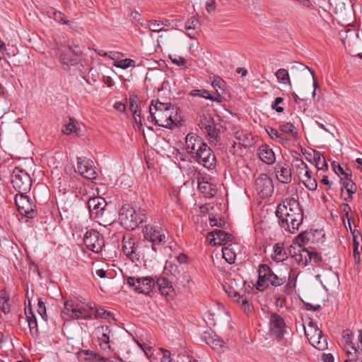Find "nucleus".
I'll return each mask as SVG.
<instances>
[{
    "label": "nucleus",
    "instance_id": "nucleus-1",
    "mask_svg": "<svg viewBox=\"0 0 362 362\" xmlns=\"http://www.w3.org/2000/svg\"><path fill=\"white\" fill-rule=\"evenodd\" d=\"M276 215L281 221V227L291 233L298 231L303 221V212L299 202L279 204Z\"/></svg>",
    "mask_w": 362,
    "mask_h": 362
},
{
    "label": "nucleus",
    "instance_id": "nucleus-2",
    "mask_svg": "<svg viewBox=\"0 0 362 362\" xmlns=\"http://www.w3.org/2000/svg\"><path fill=\"white\" fill-rule=\"evenodd\" d=\"M149 112L156 124L164 128H173L180 122V116L175 107L169 103L153 102L149 107Z\"/></svg>",
    "mask_w": 362,
    "mask_h": 362
},
{
    "label": "nucleus",
    "instance_id": "nucleus-3",
    "mask_svg": "<svg viewBox=\"0 0 362 362\" xmlns=\"http://www.w3.org/2000/svg\"><path fill=\"white\" fill-rule=\"evenodd\" d=\"M146 218V214L141 208L124 204L119 209V219L121 224L128 230L136 229Z\"/></svg>",
    "mask_w": 362,
    "mask_h": 362
},
{
    "label": "nucleus",
    "instance_id": "nucleus-4",
    "mask_svg": "<svg viewBox=\"0 0 362 362\" xmlns=\"http://www.w3.org/2000/svg\"><path fill=\"white\" fill-rule=\"evenodd\" d=\"M286 275L274 273L268 265L260 264L257 288L259 291H263L269 285L275 287L280 286L286 282Z\"/></svg>",
    "mask_w": 362,
    "mask_h": 362
},
{
    "label": "nucleus",
    "instance_id": "nucleus-5",
    "mask_svg": "<svg viewBox=\"0 0 362 362\" xmlns=\"http://www.w3.org/2000/svg\"><path fill=\"white\" fill-rule=\"evenodd\" d=\"M81 51L78 46L63 45L58 49V58L64 70L68 71L71 66L76 65Z\"/></svg>",
    "mask_w": 362,
    "mask_h": 362
},
{
    "label": "nucleus",
    "instance_id": "nucleus-6",
    "mask_svg": "<svg viewBox=\"0 0 362 362\" xmlns=\"http://www.w3.org/2000/svg\"><path fill=\"white\" fill-rule=\"evenodd\" d=\"M93 308L83 305L69 300L64 303L63 313L75 320H91Z\"/></svg>",
    "mask_w": 362,
    "mask_h": 362
},
{
    "label": "nucleus",
    "instance_id": "nucleus-7",
    "mask_svg": "<svg viewBox=\"0 0 362 362\" xmlns=\"http://www.w3.org/2000/svg\"><path fill=\"white\" fill-rule=\"evenodd\" d=\"M11 183L18 193H28L32 187V179L30 175L20 167H16L12 173Z\"/></svg>",
    "mask_w": 362,
    "mask_h": 362
},
{
    "label": "nucleus",
    "instance_id": "nucleus-8",
    "mask_svg": "<svg viewBox=\"0 0 362 362\" xmlns=\"http://www.w3.org/2000/svg\"><path fill=\"white\" fill-rule=\"evenodd\" d=\"M145 240L152 243V249L156 251V247L162 245L165 243L166 232L160 226L156 225H146L142 229Z\"/></svg>",
    "mask_w": 362,
    "mask_h": 362
},
{
    "label": "nucleus",
    "instance_id": "nucleus-9",
    "mask_svg": "<svg viewBox=\"0 0 362 362\" xmlns=\"http://www.w3.org/2000/svg\"><path fill=\"white\" fill-rule=\"evenodd\" d=\"M26 194L27 193L17 194L15 196V203L21 215L31 218L36 215L35 205Z\"/></svg>",
    "mask_w": 362,
    "mask_h": 362
},
{
    "label": "nucleus",
    "instance_id": "nucleus-10",
    "mask_svg": "<svg viewBox=\"0 0 362 362\" xmlns=\"http://www.w3.org/2000/svg\"><path fill=\"white\" fill-rule=\"evenodd\" d=\"M83 242L88 250L99 253L105 246L104 237L97 230H88L83 236Z\"/></svg>",
    "mask_w": 362,
    "mask_h": 362
},
{
    "label": "nucleus",
    "instance_id": "nucleus-11",
    "mask_svg": "<svg viewBox=\"0 0 362 362\" xmlns=\"http://www.w3.org/2000/svg\"><path fill=\"white\" fill-rule=\"evenodd\" d=\"M127 284L136 292L148 294L154 286L155 281L151 277L136 278L129 276L127 279Z\"/></svg>",
    "mask_w": 362,
    "mask_h": 362
},
{
    "label": "nucleus",
    "instance_id": "nucleus-12",
    "mask_svg": "<svg viewBox=\"0 0 362 362\" xmlns=\"http://www.w3.org/2000/svg\"><path fill=\"white\" fill-rule=\"evenodd\" d=\"M199 126L201 129L205 131L211 142L216 144L219 141L220 125L218 124H216L211 117H202L200 119Z\"/></svg>",
    "mask_w": 362,
    "mask_h": 362
},
{
    "label": "nucleus",
    "instance_id": "nucleus-13",
    "mask_svg": "<svg viewBox=\"0 0 362 362\" xmlns=\"http://www.w3.org/2000/svg\"><path fill=\"white\" fill-rule=\"evenodd\" d=\"M270 334L277 339H281L286 333L284 319L276 313H272L269 318Z\"/></svg>",
    "mask_w": 362,
    "mask_h": 362
},
{
    "label": "nucleus",
    "instance_id": "nucleus-14",
    "mask_svg": "<svg viewBox=\"0 0 362 362\" xmlns=\"http://www.w3.org/2000/svg\"><path fill=\"white\" fill-rule=\"evenodd\" d=\"M206 145L202 139L194 133H189L185 137V150L192 159Z\"/></svg>",
    "mask_w": 362,
    "mask_h": 362
},
{
    "label": "nucleus",
    "instance_id": "nucleus-15",
    "mask_svg": "<svg viewBox=\"0 0 362 362\" xmlns=\"http://www.w3.org/2000/svg\"><path fill=\"white\" fill-rule=\"evenodd\" d=\"M193 160L209 170L215 168L216 163V156L207 144L204 146L202 150L199 151V153Z\"/></svg>",
    "mask_w": 362,
    "mask_h": 362
},
{
    "label": "nucleus",
    "instance_id": "nucleus-16",
    "mask_svg": "<svg viewBox=\"0 0 362 362\" xmlns=\"http://www.w3.org/2000/svg\"><path fill=\"white\" fill-rule=\"evenodd\" d=\"M244 286L245 281L242 278L230 279L226 282L224 290L230 297L234 298L235 301L239 302Z\"/></svg>",
    "mask_w": 362,
    "mask_h": 362
},
{
    "label": "nucleus",
    "instance_id": "nucleus-17",
    "mask_svg": "<svg viewBox=\"0 0 362 362\" xmlns=\"http://www.w3.org/2000/svg\"><path fill=\"white\" fill-rule=\"evenodd\" d=\"M255 187L259 195L262 197H270L274 191L272 179L267 174H261L255 180Z\"/></svg>",
    "mask_w": 362,
    "mask_h": 362
},
{
    "label": "nucleus",
    "instance_id": "nucleus-18",
    "mask_svg": "<svg viewBox=\"0 0 362 362\" xmlns=\"http://www.w3.org/2000/svg\"><path fill=\"white\" fill-rule=\"evenodd\" d=\"M87 205L90 211V217L96 219L100 218L104 213L107 202L104 198L101 197H95L90 198L87 202Z\"/></svg>",
    "mask_w": 362,
    "mask_h": 362
},
{
    "label": "nucleus",
    "instance_id": "nucleus-19",
    "mask_svg": "<svg viewBox=\"0 0 362 362\" xmlns=\"http://www.w3.org/2000/svg\"><path fill=\"white\" fill-rule=\"evenodd\" d=\"M353 334L350 330H345L343 332V339L344 340V349L346 350L347 354H351L349 347L354 353L362 352V330H358L357 335V342L354 343L352 341Z\"/></svg>",
    "mask_w": 362,
    "mask_h": 362
},
{
    "label": "nucleus",
    "instance_id": "nucleus-20",
    "mask_svg": "<svg viewBox=\"0 0 362 362\" xmlns=\"http://www.w3.org/2000/svg\"><path fill=\"white\" fill-rule=\"evenodd\" d=\"M210 245L215 246L216 245H226L232 243L233 237L231 234L226 233L221 229H216L208 234Z\"/></svg>",
    "mask_w": 362,
    "mask_h": 362
},
{
    "label": "nucleus",
    "instance_id": "nucleus-21",
    "mask_svg": "<svg viewBox=\"0 0 362 362\" xmlns=\"http://www.w3.org/2000/svg\"><path fill=\"white\" fill-rule=\"evenodd\" d=\"M77 169L78 172L86 179L93 180L96 178L97 173L88 160L78 158Z\"/></svg>",
    "mask_w": 362,
    "mask_h": 362
},
{
    "label": "nucleus",
    "instance_id": "nucleus-22",
    "mask_svg": "<svg viewBox=\"0 0 362 362\" xmlns=\"http://www.w3.org/2000/svg\"><path fill=\"white\" fill-rule=\"evenodd\" d=\"M276 179L281 183L288 184L291 182L292 175L289 167L286 164L278 163L274 168Z\"/></svg>",
    "mask_w": 362,
    "mask_h": 362
},
{
    "label": "nucleus",
    "instance_id": "nucleus-23",
    "mask_svg": "<svg viewBox=\"0 0 362 362\" xmlns=\"http://www.w3.org/2000/svg\"><path fill=\"white\" fill-rule=\"evenodd\" d=\"M257 153L260 160L267 165H272L276 161L273 149L267 144L261 145L258 148Z\"/></svg>",
    "mask_w": 362,
    "mask_h": 362
},
{
    "label": "nucleus",
    "instance_id": "nucleus-24",
    "mask_svg": "<svg viewBox=\"0 0 362 362\" xmlns=\"http://www.w3.org/2000/svg\"><path fill=\"white\" fill-rule=\"evenodd\" d=\"M239 250V246L235 243H230L224 245L222 248L223 258L230 264L235 262L236 259L237 251Z\"/></svg>",
    "mask_w": 362,
    "mask_h": 362
},
{
    "label": "nucleus",
    "instance_id": "nucleus-25",
    "mask_svg": "<svg viewBox=\"0 0 362 362\" xmlns=\"http://www.w3.org/2000/svg\"><path fill=\"white\" fill-rule=\"evenodd\" d=\"M122 250L127 257L134 259L136 257L135 239L129 236H124L122 240Z\"/></svg>",
    "mask_w": 362,
    "mask_h": 362
},
{
    "label": "nucleus",
    "instance_id": "nucleus-26",
    "mask_svg": "<svg viewBox=\"0 0 362 362\" xmlns=\"http://www.w3.org/2000/svg\"><path fill=\"white\" fill-rule=\"evenodd\" d=\"M291 247L296 250V247L291 246ZM310 255V250L305 248H297V251H294L293 254L291 255L293 261L298 265L305 267L308 263V259Z\"/></svg>",
    "mask_w": 362,
    "mask_h": 362
},
{
    "label": "nucleus",
    "instance_id": "nucleus-27",
    "mask_svg": "<svg viewBox=\"0 0 362 362\" xmlns=\"http://www.w3.org/2000/svg\"><path fill=\"white\" fill-rule=\"evenodd\" d=\"M156 285L162 296L166 298H173L174 293V288L170 282L164 277H160L156 281Z\"/></svg>",
    "mask_w": 362,
    "mask_h": 362
},
{
    "label": "nucleus",
    "instance_id": "nucleus-28",
    "mask_svg": "<svg viewBox=\"0 0 362 362\" xmlns=\"http://www.w3.org/2000/svg\"><path fill=\"white\" fill-rule=\"evenodd\" d=\"M98 331L101 332V336L98 337L100 349L104 352L108 353L110 351V345L109 344L110 329L108 326H102L98 329Z\"/></svg>",
    "mask_w": 362,
    "mask_h": 362
},
{
    "label": "nucleus",
    "instance_id": "nucleus-29",
    "mask_svg": "<svg viewBox=\"0 0 362 362\" xmlns=\"http://www.w3.org/2000/svg\"><path fill=\"white\" fill-rule=\"evenodd\" d=\"M340 184L342 188L346 189L349 194V197L345 198L344 200L347 202L351 201L353 194H355L356 192V186L355 183L352 181L351 178V175L348 173L344 175V177L341 178L340 180Z\"/></svg>",
    "mask_w": 362,
    "mask_h": 362
},
{
    "label": "nucleus",
    "instance_id": "nucleus-30",
    "mask_svg": "<svg viewBox=\"0 0 362 362\" xmlns=\"http://www.w3.org/2000/svg\"><path fill=\"white\" fill-rule=\"evenodd\" d=\"M308 339L310 343L319 350H325L327 347L326 339L323 337L321 330L316 329L315 334Z\"/></svg>",
    "mask_w": 362,
    "mask_h": 362
},
{
    "label": "nucleus",
    "instance_id": "nucleus-31",
    "mask_svg": "<svg viewBox=\"0 0 362 362\" xmlns=\"http://www.w3.org/2000/svg\"><path fill=\"white\" fill-rule=\"evenodd\" d=\"M273 254L272 258L276 262H281L288 258V254L284 249V244L277 243L273 246Z\"/></svg>",
    "mask_w": 362,
    "mask_h": 362
},
{
    "label": "nucleus",
    "instance_id": "nucleus-32",
    "mask_svg": "<svg viewBox=\"0 0 362 362\" xmlns=\"http://www.w3.org/2000/svg\"><path fill=\"white\" fill-rule=\"evenodd\" d=\"M298 189L295 185H289L286 187V192L284 193V199L281 204H291L293 202H298Z\"/></svg>",
    "mask_w": 362,
    "mask_h": 362
},
{
    "label": "nucleus",
    "instance_id": "nucleus-33",
    "mask_svg": "<svg viewBox=\"0 0 362 362\" xmlns=\"http://www.w3.org/2000/svg\"><path fill=\"white\" fill-rule=\"evenodd\" d=\"M25 313L28 323L30 334L33 337H37L39 334L37 320L31 308L25 309Z\"/></svg>",
    "mask_w": 362,
    "mask_h": 362
},
{
    "label": "nucleus",
    "instance_id": "nucleus-34",
    "mask_svg": "<svg viewBox=\"0 0 362 362\" xmlns=\"http://www.w3.org/2000/svg\"><path fill=\"white\" fill-rule=\"evenodd\" d=\"M313 160L318 170L327 171L328 170L326 159L320 151L313 150Z\"/></svg>",
    "mask_w": 362,
    "mask_h": 362
},
{
    "label": "nucleus",
    "instance_id": "nucleus-35",
    "mask_svg": "<svg viewBox=\"0 0 362 362\" xmlns=\"http://www.w3.org/2000/svg\"><path fill=\"white\" fill-rule=\"evenodd\" d=\"M205 336L206 343L209 345L213 349L218 351L220 349L223 347L224 341L216 336L215 334L208 333Z\"/></svg>",
    "mask_w": 362,
    "mask_h": 362
},
{
    "label": "nucleus",
    "instance_id": "nucleus-36",
    "mask_svg": "<svg viewBox=\"0 0 362 362\" xmlns=\"http://www.w3.org/2000/svg\"><path fill=\"white\" fill-rule=\"evenodd\" d=\"M265 130L270 138L276 140L278 143L285 145L289 142V139L283 133L279 132L274 128L268 127Z\"/></svg>",
    "mask_w": 362,
    "mask_h": 362
},
{
    "label": "nucleus",
    "instance_id": "nucleus-37",
    "mask_svg": "<svg viewBox=\"0 0 362 362\" xmlns=\"http://www.w3.org/2000/svg\"><path fill=\"white\" fill-rule=\"evenodd\" d=\"M199 190L204 194L205 197H212L216 194V189L213 185L205 181L199 182L198 184Z\"/></svg>",
    "mask_w": 362,
    "mask_h": 362
},
{
    "label": "nucleus",
    "instance_id": "nucleus-38",
    "mask_svg": "<svg viewBox=\"0 0 362 362\" xmlns=\"http://www.w3.org/2000/svg\"><path fill=\"white\" fill-rule=\"evenodd\" d=\"M83 353L89 356L88 360H93V362H121V359H110L109 358L105 357V356H100L98 354L95 353L92 351L86 350L83 351Z\"/></svg>",
    "mask_w": 362,
    "mask_h": 362
},
{
    "label": "nucleus",
    "instance_id": "nucleus-39",
    "mask_svg": "<svg viewBox=\"0 0 362 362\" xmlns=\"http://www.w3.org/2000/svg\"><path fill=\"white\" fill-rule=\"evenodd\" d=\"M191 95L192 96H199L205 99H208L212 101H216L218 103L221 102V98L219 96H214L212 95L208 90L201 89V90H193L191 92Z\"/></svg>",
    "mask_w": 362,
    "mask_h": 362
},
{
    "label": "nucleus",
    "instance_id": "nucleus-40",
    "mask_svg": "<svg viewBox=\"0 0 362 362\" xmlns=\"http://www.w3.org/2000/svg\"><path fill=\"white\" fill-rule=\"evenodd\" d=\"M277 81L281 84H287L291 86V81L290 79L288 71L285 69H279L276 73Z\"/></svg>",
    "mask_w": 362,
    "mask_h": 362
},
{
    "label": "nucleus",
    "instance_id": "nucleus-41",
    "mask_svg": "<svg viewBox=\"0 0 362 362\" xmlns=\"http://www.w3.org/2000/svg\"><path fill=\"white\" fill-rule=\"evenodd\" d=\"M211 85L216 91V96H219L221 98V95L225 90L226 82L219 76H214L211 81Z\"/></svg>",
    "mask_w": 362,
    "mask_h": 362
},
{
    "label": "nucleus",
    "instance_id": "nucleus-42",
    "mask_svg": "<svg viewBox=\"0 0 362 362\" xmlns=\"http://www.w3.org/2000/svg\"><path fill=\"white\" fill-rule=\"evenodd\" d=\"M282 133L290 134L293 137L298 136V132L296 127L291 122H286L279 125Z\"/></svg>",
    "mask_w": 362,
    "mask_h": 362
},
{
    "label": "nucleus",
    "instance_id": "nucleus-43",
    "mask_svg": "<svg viewBox=\"0 0 362 362\" xmlns=\"http://www.w3.org/2000/svg\"><path fill=\"white\" fill-rule=\"evenodd\" d=\"M136 65L135 62L131 59H124L117 60L113 62V66L122 69H126L129 67H134Z\"/></svg>",
    "mask_w": 362,
    "mask_h": 362
},
{
    "label": "nucleus",
    "instance_id": "nucleus-44",
    "mask_svg": "<svg viewBox=\"0 0 362 362\" xmlns=\"http://www.w3.org/2000/svg\"><path fill=\"white\" fill-rule=\"evenodd\" d=\"M148 28L151 32L159 33L164 29V24L161 21L152 20L148 21Z\"/></svg>",
    "mask_w": 362,
    "mask_h": 362
},
{
    "label": "nucleus",
    "instance_id": "nucleus-45",
    "mask_svg": "<svg viewBox=\"0 0 362 362\" xmlns=\"http://www.w3.org/2000/svg\"><path fill=\"white\" fill-rule=\"evenodd\" d=\"M69 124L66 127V128L63 131V132L66 134H78V128L76 127V121L73 118H71V117H69Z\"/></svg>",
    "mask_w": 362,
    "mask_h": 362
},
{
    "label": "nucleus",
    "instance_id": "nucleus-46",
    "mask_svg": "<svg viewBox=\"0 0 362 362\" xmlns=\"http://www.w3.org/2000/svg\"><path fill=\"white\" fill-rule=\"evenodd\" d=\"M37 313L38 315L42 317V319L47 322V315L46 312V307L45 303L42 301L41 298L38 299L37 303Z\"/></svg>",
    "mask_w": 362,
    "mask_h": 362
},
{
    "label": "nucleus",
    "instance_id": "nucleus-47",
    "mask_svg": "<svg viewBox=\"0 0 362 362\" xmlns=\"http://www.w3.org/2000/svg\"><path fill=\"white\" fill-rule=\"evenodd\" d=\"M308 241L306 235L303 233L298 235L293 240V245H297L298 248H303Z\"/></svg>",
    "mask_w": 362,
    "mask_h": 362
},
{
    "label": "nucleus",
    "instance_id": "nucleus-48",
    "mask_svg": "<svg viewBox=\"0 0 362 362\" xmlns=\"http://www.w3.org/2000/svg\"><path fill=\"white\" fill-rule=\"evenodd\" d=\"M52 16H49L50 17H52L57 22H59L62 24H68L69 21L66 20L65 15L59 11H54L51 13Z\"/></svg>",
    "mask_w": 362,
    "mask_h": 362
},
{
    "label": "nucleus",
    "instance_id": "nucleus-49",
    "mask_svg": "<svg viewBox=\"0 0 362 362\" xmlns=\"http://www.w3.org/2000/svg\"><path fill=\"white\" fill-rule=\"evenodd\" d=\"M96 317H100L105 320L110 318L114 320L113 314L103 308H98L96 310Z\"/></svg>",
    "mask_w": 362,
    "mask_h": 362
},
{
    "label": "nucleus",
    "instance_id": "nucleus-50",
    "mask_svg": "<svg viewBox=\"0 0 362 362\" xmlns=\"http://www.w3.org/2000/svg\"><path fill=\"white\" fill-rule=\"evenodd\" d=\"M303 184L309 190L314 191L317 189V183L314 177L307 178L303 180Z\"/></svg>",
    "mask_w": 362,
    "mask_h": 362
},
{
    "label": "nucleus",
    "instance_id": "nucleus-51",
    "mask_svg": "<svg viewBox=\"0 0 362 362\" xmlns=\"http://www.w3.org/2000/svg\"><path fill=\"white\" fill-rule=\"evenodd\" d=\"M131 110L134 113V118L136 123L141 124V111L139 109L138 106H134V105H132Z\"/></svg>",
    "mask_w": 362,
    "mask_h": 362
},
{
    "label": "nucleus",
    "instance_id": "nucleus-52",
    "mask_svg": "<svg viewBox=\"0 0 362 362\" xmlns=\"http://www.w3.org/2000/svg\"><path fill=\"white\" fill-rule=\"evenodd\" d=\"M284 101L283 98L277 97L275 98L274 103L272 105V108L275 110L277 112H282L284 111V107L281 106H278L279 104L281 103Z\"/></svg>",
    "mask_w": 362,
    "mask_h": 362
},
{
    "label": "nucleus",
    "instance_id": "nucleus-53",
    "mask_svg": "<svg viewBox=\"0 0 362 362\" xmlns=\"http://www.w3.org/2000/svg\"><path fill=\"white\" fill-rule=\"evenodd\" d=\"M209 224L211 226H217L218 228H223L225 226V221L222 219H218L216 217L209 218Z\"/></svg>",
    "mask_w": 362,
    "mask_h": 362
},
{
    "label": "nucleus",
    "instance_id": "nucleus-54",
    "mask_svg": "<svg viewBox=\"0 0 362 362\" xmlns=\"http://www.w3.org/2000/svg\"><path fill=\"white\" fill-rule=\"evenodd\" d=\"M198 24H199V21L194 18H192L190 21H189L186 23L185 29L187 30H194L196 29Z\"/></svg>",
    "mask_w": 362,
    "mask_h": 362
},
{
    "label": "nucleus",
    "instance_id": "nucleus-55",
    "mask_svg": "<svg viewBox=\"0 0 362 362\" xmlns=\"http://www.w3.org/2000/svg\"><path fill=\"white\" fill-rule=\"evenodd\" d=\"M239 302H241V304L243 306L245 312L250 313L252 311V308L247 298H245L243 295L240 296V300Z\"/></svg>",
    "mask_w": 362,
    "mask_h": 362
},
{
    "label": "nucleus",
    "instance_id": "nucleus-56",
    "mask_svg": "<svg viewBox=\"0 0 362 362\" xmlns=\"http://www.w3.org/2000/svg\"><path fill=\"white\" fill-rule=\"evenodd\" d=\"M322 259L319 254L316 252L310 250V255L308 259L309 262H314L315 263H318L321 262Z\"/></svg>",
    "mask_w": 362,
    "mask_h": 362
},
{
    "label": "nucleus",
    "instance_id": "nucleus-57",
    "mask_svg": "<svg viewBox=\"0 0 362 362\" xmlns=\"http://www.w3.org/2000/svg\"><path fill=\"white\" fill-rule=\"evenodd\" d=\"M216 2L214 0H209L206 3V9L209 13H212L215 11Z\"/></svg>",
    "mask_w": 362,
    "mask_h": 362
},
{
    "label": "nucleus",
    "instance_id": "nucleus-58",
    "mask_svg": "<svg viewBox=\"0 0 362 362\" xmlns=\"http://www.w3.org/2000/svg\"><path fill=\"white\" fill-rule=\"evenodd\" d=\"M163 353V356L161 358L160 362H175L171 358H170V352L168 350L165 349H161Z\"/></svg>",
    "mask_w": 362,
    "mask_h": 362
},
{
    "label": "nucleus",
    "instance_id": "nucleus-59",
    "mask_svg": "<svg viewBox=\"0 0 362 362\" xmlns=\"http://www.w3.org/2000/svg\"><path fill=\"white\" fill-rule=\"evenodd\" d=\"M332 165V168H333L334 171L336 173H338V172H339L342 175H345L346 174L349 173L346 172L345 170H344L342 167L339 163H337L336 162H333Z\"/></svg>",
    "mask_w": 362,
    "mask_h": 362
},
{
    "label": "nucleus",
    "instance_id": "nucleus-60",
    "mask_svg": "<svg viewBox=\"0 0 362 362\" xmlns=\"http://www.w3.org/2000/svg\"><path fill=\"white\" fill-rule=\"evenodd\" d=\"M295 166L300 171L304 168H307V165L302 159L296 158L294 160Z\"/></svg>",
    "mask_w": 362,
    "mask_h": 362
},
{
    "label": "nucleus",
    "instance_id": "nucleus-61",
    "mask_svg": "<svg viewBox=\"0 0 362 362\" xmlns=\"http://www.w3.org/2000/svg\"><path fill=\"white\" fill-rule=\"evenodd\" d=\"M172 62L173 64H177L178 66H185L186 64V60L181 57H177L174 59H172Z\"/></svg>",
    "mask_w": 362,
    "mask_h": 362
},
{
    "label": "nucleus",
    "instance_id": "nucleus-62",
    "mask_svg": "<svg viewBox=\"0 0 362 362\" xmlns=\"http://www.w3.org/2000/svg\"><path fill=\"white\" fill-rule=\"evenodd\" d=\"M235 138L238 139V143L242 145H246L245 144V136L243 135V132H237L235 133Z\"/></svg>",
    "mask_w": 362,
    "mask_h": 362
},
{
    "label": "nucleus",
    "instance_id": "nucleus-63",
    "mask_svg": "<svg viewBox=\"0 0 362 362\" xmlns=\"http://www.w3.org/2000/svg\"><path fill=\"white\" fill-rule=\"evenodd\" d=\"M177 260L180 264H185L187 261V256L183 253L180 254L178 256H177Z\"/></svg>",
    "mask_w": 362,
    "mask_h": 362
},
{
    "label": "nucleus",
    "instance_id": "nucleus-64",
    "mask_svg": "<svg viewBox=\"0 0 362 362\" xmlns=\"http://www.w3.org/2000/svg\"><path fill=\"white\" fill-rule=\"evenodd\" d=\"M322 357L324 362H334V356L331 354H324Z\"/></svg>",
    "mask_w": 362,
    "mask_h": 362
}]
</instances>
